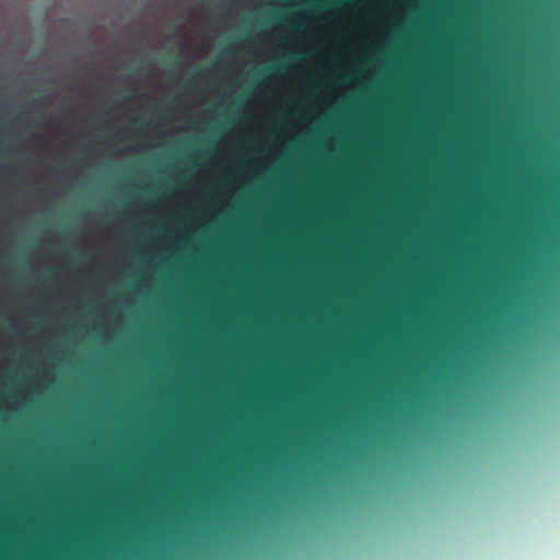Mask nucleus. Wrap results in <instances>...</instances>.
<instances>
[{
  "label": "nucleus",
  "instance_id": "obj_1",
  "mask_svg": "<svg viewBox=\"0 0 560 560\" xmlns=\"http://www.w3.org/2000/svg\"><path fill=\"white\" fill-rule=\"evenodd\" d=\"M31 107L33 109H37V108L42 107V104L38 101H34V102H32Z\"/></svg>",
  "mask_w": 560,
  "mask_h": 560
}]
</instances>
